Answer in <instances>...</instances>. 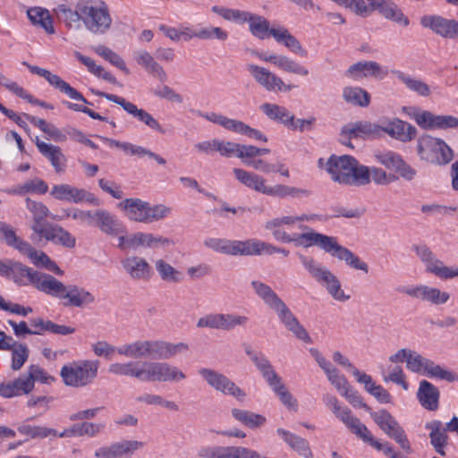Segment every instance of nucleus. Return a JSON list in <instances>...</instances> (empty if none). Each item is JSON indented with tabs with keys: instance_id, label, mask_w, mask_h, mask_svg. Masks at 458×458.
<instances>
[{
	"instance_id": "nucleus-16",
	"label": "nucleus",
	"mask_w": 458,
	"mask_h": 458,
	"mask_svg": "<svg viewBox=\"0 0 458 458\" xmlns=\"http://www.w3.org/2000/svg\"><path fill=\"white\" fill-rule=\"evenodd\" d=\"M246 69L255 80V81L267 91L288 92L291 91L294 87L291 84H285L279 76L265 67L249 64L246 65Z\"/></svg>"
},
{
	"instance_id": "nucleus-55",
	"label": "nucleus",
	"mask_w": 458,
	"mask_h": 458,
	"mask_svg": "<svg viewBox=\"0 0 458 458\" xmlns=\"http://www.w3.org/2000/svg\"><path fill=\"white\" fill-rule=\"evenodd\" d=\"M38 273V271H35L15 261V263L13 264V271L10 277L19 285H28L30 284L33 285Z\"/></svg>"
},
{
	"instance_id": "nucleus-1",
	"label": "nucleus",
	"mask_w": 458,
	"mask_h": 458,
	"mask_svg": "<svg viewBox=\"0 0 458 458\" xmlns=\"http://www.w3.org/2000/svg\"><path fill=\"white\" fill-rule=\"evenodd\" d=\"M264 227L272 233L277 242L284 243L293 242L296 246L306 249L316 246L332 257L344 261L347 266L353 269L363 271L366 274L369 272L368 264L352 250L339 244L336 237L318 233L309 229L306 225L299 226L300 229L305 232L290 235L283 229L284 226L281 225L276 217L267 220Z\"/></svg>"
},
{
	"instance_id": "nucleus-27",
	"label": "nucleus",
	"mask_w": 458,
	"mask_h": 458,
	"mask_svg": "<svg viewBox=\"0 0 458 458\" xmlns=\"http://www.w3.org/2000/svg\"><path fill=\"white\" fill-rule=\"evenodd\" d=\"M323 402L352 434L356 435L364 426L357 417L352 415V411L349 408H342L340 406L335 396L327 394L323 396Z\"/></svg>"
},
{
	"instance_id": "nucleus-49",
	"label": "nucleus",
	"mask_w": 458,
	"mask_h": 458,
	"mask_svg": "<svg viewBox=\"0 0 458 458\" xmlns=\"http://www.w3.org/2000/svg\"><path fill=\"white\" fill-rule=\"evenodd\" d=\"M231 413L235 420L251 429L260 428L267 422L265 416L248 410L233 408L232 409Z\"/></svg>"
},
{
	"instance_id": "nucleus-58",
	"label": "nucleus",
	"mask_w": 458,
	"mask_h": 458,
	"mask_svg": "<svg viewBox=\"0 0 458 458\" xmlns=\"http://www.w3.org/2000/svg\"><path fill=\"white\" fill-rule=\"evenodd\" d=\"M131 242L134 245V250L139 247L153 248L157 244L168 245L172 242L168 238L155 235L149 233H132V240Z\"/></svg>"
},
{
	"instance_id": "nucleus-39",
	"label": "nucleus",
	"mask_w": 458,
	"mask_h": 458,
	"mask_svg": "<svg viewBox=\"0 0 458 458\" xmlns=\"http://www.w3.org/2000/svg\"><path fill=\"white\" fill-rule=\"evenodd\" d=\"M233 173L236 180L245 187L264 195L266 194L267 185L263 176L242 168H233Z\"/></svg>"
},
{
	"instance_id": "nucleus-22",
	"label": "nucleus",
	"mask_w": 458,
	"mask_h": 458,
	"mask_svg": "<svg viewBox=\"0 0 458 458\" xmlns=\"http://www.w3.org/2000/svg\"><path fill=\"white\" fill-rule=\"evenodd\" d=\"M31 229L39 238H44L64 248L72 249L76 245V238L60 225L47 224L31 226Z\"/></svg>"
},
{
	"instance_id": "nucleus-8",
	"label": "nucleus",
	"mask_w": 458,
	"mask_h": 458,
	"mask_svg": "<svg viewBox=\"0 0 458 458\" xmlns=\"http://www.w3.org/2000/svg\"><path fill=\"white\" fill-rule=\"evenodd\" d=\"M83 17V26L95 35H104L108 32L113 24L110 9L103 0H83L81 8Z\"/></svg>"
},
{
	"instance_id": "nucleus-44",
	"label": "nucleus",
	"mask_w": 458,
	"mask_h": 458,
	"mask_svg": "<svg viewBox=\"0 0 458 458\" xmlns=\"http://www.w3.org/2000/svg\"><path fill=\"white\" fill-rule=\"evenodd\" d=\"M276 433L296 453L304 458H312L313 454L310 447L309 442L288 430L282 428L276 429Z\"/></svg>"
},
{
	"instance_id": "nucleus-36",
	"label": "nucleus",
	"mask_w": 458,
	"mask_h": 458,
	"mask_svg": "<svg viewBox=\"0 0 458 458\" xmlns=\"http://www.w3.org/2000/svg\"><path fill=\"white\" fill-rule=\"evenodd\" d=\"M417 398L420 405L428 411H437L439 407L440 392L436 386L427 380L420 382Z\"/></svg>"
},
{
	"instance_id": "nucleus-45",
	"label": "nucleus",
	"mask_w": 458,
	"mask_h": 458,
	"mask_svg": "<svg viewBox=\"0 0 458 458\" xmlns=\"http://www.w3.org/2000/svg\"><path fill=\"white\" fill-rule=\"evenodd\" d=\"M93 216V225L98 226L103 233L117 235L122 232L118 220L106 210L98 209Z\"/></svg>"
},
{
	"instance_id": "nucleus-50",
	"label": "nucleus",
	"mask_w": 458,
	"mask_h": 458,
	"mask_svg": "<svg viewBox=\"0 0 458 458\" xmlns=\"http://www.w3.org/2000/svg\"><path fill=\"white\" fill-rule=\"evenodd\" d=\"M342 96L346 103L352 106L367 107L370 104V94L360 87H344Z\"/></svg>"
},
{
	"instance_id": "nucleus-48",
	"label": "nucleus",
	"mask_w": 458,
	"mask_h": 458,
	"mask_svg": "<svg viewBox=\"0 0 458 458\" xmlns=\"http://www.w3.org/2000/svg\"><path fill=\"white\" fill-rule=\"evenodd\" d=\"M250 285L256 295L272 310L284 301L268 284L261 281L253 280L251 281Z\"/></svg>"
},
{
	"instance_id": "nucleus-20",
	"label": "nucleus",
	"mask_w": 458,
	"mask_h": 458,
	"mask_svg": "<svg viewBox=\"0 0 458 458\" xmlns=\"http://www.w3.org/2000/svg\"><path fill=\"white\" fill-rule=\"evenodd\" d=\"M23 64L28 67L30 72L37 74L40 77H43L47 81V82L51 86H53L56 89H59L62 93L67 95L70 98L81 101L88 105H92V103L89 102L81 92H79L77 89L72 88L69 83L64 81L60 76L53 74L48 70L36 65H30L27 63H23Z\"/></svg>"
},
{
	"instance_id": "nucleus-35",
	"label": "nucleus",
	"mask_w": 458,
	"mask_h": 458,
	"mask_svg": "<svg viewBox=\"0 0 458 458\" xmlns=\"http://www.w3.org/2000/svg\"><path fill=\"white\" fill-rule=\"evenodd\" d=\"M134 60L148 74L164 82L167 80V74L163 66L156 61L154 56L146 50H138L133 54Z\"/></svg>"
},
{
	"instance_id": "nucleus-28",
	"label": "nucleus",
	"mask_w": 458,
	"mask_h": 458,
	"mask_svg": "<svg viewBox=\"0 0 458 458\" xmlns=\"http://www.w3.org/2000/svg\"><path fill=\"white\" fill-rule=\"evenodd\" d=\"M125 273L137 281H148L152 276V268L149 263L141 257L130 256L121 261Z\"/></svg>"
},
{
	"instance_id": "nucleus-64",
	"label": "nucleus",
	"mask_w": 458,
	"mask_h": 458,
	"mask_svg": "<svg viewBox=\"0 0 458 458\" xmlns=\"http://www.w3.org/2000/svg\"><path fill=\"white\" fill-rule=\"evenodd\" d=\"M410 115L421 129L428 131L437 130L438 114L427 110L414 109Z\"/></svg>"
},
{
	"instance_id": "nucleus-31",
	"label": "nucleus",
	"mask_w": 458,
	"mask_h": 458,
	"mask_svg": "<svg viewBox=\"0 0 458 458\" xmlns=\"http://www.w3.org/2000/svg\"><path fill=\"white\" fill-rule=\"evenodd\" d=\"M62 300L64 301V306L83 308L93 304L96 299L93 293L84 287L76 284H69L66 285V290Z\"/></svg>"
},
{
	"instance_id": "nucleus-23",
	"label": "nucleus",
	"mask_w": 458,
	"mask_h": 458,
	"mask_svg": "<svg viewBox=\"0 0 458 458\" xmlns=\"http://www.w3.org/2000/svg\"><path fill=\"white\" fill-rule=\"evenodd\" d=\"M254 55L259 60L266 63H269L283 72L303 77L309 75L310 73L308 68H306L304 65L301 64L300 63L287 55L268 54L257 51L254 52Z\"/></svg>"
},
{
	"instance_id": "nucleus-43",
	"label": "nucleus",
	"mask_w": 458,
	"mask_h": 458,
	"mask_svg": "<svg viewBox=\"0 0 458 458\" xmlns=\"http://www.w3.org/2000/svg\"><path fill=\"white\" fill-rule=\"evenodd\" d=\"M429 432L430 444L437 454L442 456L445 455V447L448 443V436L444 429V425L440 420H432L425 426Z\"/></svg>"
},
{
	"instance_id": "nucleus-33",
	"label": "nucleus",
	"mask_w": 458,
	"mask_h": 458,
	"mask_svg": "<svg viewBox=\"0 0 458 458\" xmlns=\"http://www.w3.org/2000/svg\"><path fill=\"white\" fill-rule=\"evenodd\" d=\"M341 136L349 138H377L381 136V126L370 122H356L343 127Z\"/></svg>"
},
{
	"instance_id": "nucleus-12",
	"label": "nucleus",
	"mask_w": 458,
	"mask_h": 458,
	"mask_svg": "<svg viewBox=\"0 0 458 458\" xmlns=\"http://www.w3.org/2000/svg\"><path fill=\"white\" fill-rule=\"evenodd\" d=\"M370 416L380 429L394 439L406 454L411 453V446L404 429L390 412L386 410H380L370 412Z\"/></svg>"
},
{
	"instance_id": "nucleus-24",
	"label": "nucleus",
	"mask_w": 458,
	"mask_h": 458,
	"mask_svg": "<svg viewBox=\"0 0 458 458\" xmlns=\"http://www.w3.org/2000/svg\"><path fill=\"white\" fill-rule=\"evenodd\" d=\"M83 0L78 1L74 9L66 4H60L53 9V13L58 21L64 24L67 30L78 31L83 26V17L81 10Z\"/></svg>"
},
{
	"instance_id": "nucleus-47",
	"label": "nucleus",
	"mask_w": 458,
	"mask_h": 458,
	"mask_svg": "<svg viewBox=\"0 0 458 458\" xmlns=\"http://www.w3.org/2000/svg\"><path fill=\"white\" fill-rule=\"evenodd\" d=\"M391 73L405 87L420 97H428L431 94L429 86L420 79H416L400 70H392Z\"/></svg>"
},
{
	"instance_id": "nucleus-37",
	"label": "nucleus",
	"mask_w": 458,
	"mask_h": 458,
	"mask_svg": "<svg viewBox=\"0 0 458 458\" xmlns=\"http://www.w3.org/2000/svg\"><path fill=\"white\" fill-rule=\"evenodd\" d=\"M32 390L31 381L27 378L25 373L13 381L0 384V395L4 398L28 394Z\"/></svg>"
},
{
	"instance_id": "nucleus-5",
	"label": "nucleus",
	"mask_w": 458,
	"mask_h": 458,
	"mask_svg": "<svg viewBox=\"0 0 458 458\" xmlns=\"http://www.w3.org/2000/svg\"><path fill=\"white\" fill-rule=\"evenodd\" d=\"M248 23L250 33L259 39H265L271 36L277 43L284 45L292 53L301 57H307L308 51L285 27L270 28L269 21L265 17L257 14H252Z\"/></svg>"
},
{
	"instance_id": "nucleus-30",
	"label": "nucleus",
	"mask_w": 458,
	"mask_h": 458,
	"mask_svg": "<svg viewBox=\"0 0 458 458\" xmlns=\"http://www.w3.org/2000/svg\"><path fill=\"white\" fill-rule=\"evenodd\" d=\"M385 132L391 138L402 142H409L417 135V129L411 123L394 118L381 126V133Z\"/></svg>"
},
{
	"instance_id": "nucleus-6",
	"label": "nucleus",
	"mask_w": 458,
	"mask_h": 458,
	"mask_svg": "<svg viewBox=\"0 0 458 458\" xmlns=\"http://www.w3.org/2000/svg\"><path fill=\"white\" fill-rule=\"evenodd\" d=\"M118 208L125 216L135 222L151 224L168 216L171 208L162 204L151 206L148 202L138 198H129L121 201Z\"/></svg>"
},
{
	"instance_id": "nucleus-19",
	"label": "nucleus",
	"mask_w": 458,
	"mask_h": 458,
	"mask_svg": "<svg viewBox=\"0 0 458 458\" xmlns=\"http://www.w3.org/2000/svg\"><path fill=\"white\" fill-rule=\"evenodd\" d=\"M420 24L442 38L458 39V21L455 19H446L437 14L424 15Z\"/></svg>"
},
{
	"instance_id": "nucleus-18",
	"label": "nucleus",
	"mask_w": 458,
	"mask_h": 458,
	"mask_svg": "<svg viewBox=\"0 0 458 458\" xmlns=\"http://www.w3.org/2000/svg\"><path fill=\"white\" fill-rule=\"evenodd\" d=\"M399 292L437 306L445 304L450 299L449 293L427 284L404 286Z\"/></svg>"
},
{
	"instance_id": "nucleus-62",
	"label": "nucleus",
	"mask_w": 458,
	"mask_h": 458,
	"mask_svg": "<svg viewBox=\"0 0 458 458\" xmlns=\"http://www.w3.org/2000/svg\"><path fill=\"white\" fill-rule=\"evenodd\" d=\"M75 56L81 64H83L88 68V70L91 73H93L97 77L102 78L103 80L113 84H115L117 82L115 77L113 74L106 71L102 66L96 64L95 61L92 58L85 56L79 52L75 53Z\"/></svg>"
},
{
	"instance_id": "nucleus-38",
	"label": "nucleus",
	"mask_w": 458,
	"mask_h": 458,
	"mask_svg": "<svg viewBox=\"0 0 458 458\" xmlns=\"http://www.w3.org/2000/svg\"><path fill=\"white\" fill-rule=\"evenodd\" d=\"M38 151L47 157L54 166L56 173H63L65 169L66 158L58 146H54L36 139Z\"/></svg>"
},
{
	"instance_id": "nucleus-17",
	"label": "nucleus",
	"mask_w": 458,
	"mask_h": 458,
	"mask_svg": "<svg viewBox=\"0 0 458 458\" xmlns=\"http://www.w3.org/2000/svg\"><path fill=\"white\" fill-rule=\"evenodd\" d=\"M50 194L54 199L61 201L76 204L85 202L93 206L99 205V199L93 193L68 183L54 185Z\"/></svg>"
},
{
	"instance_id": "nucleus-54",
	"label": "nucleus",
	"mask_w": 458,
	"mask_h": 458,
	"mask_svg": "<svg viewBox=\"0 0 458 458\" xmlns=\"http://www.w3.org/2000/svg\"><path fill=\"white\" fill-rule=\"evenodd\" d=\"M260 110L270 120L282 123L287 127L288 123L292 121L291 112L284 106L276 104L264 103L260 106Z\"/></svg>"
},
{
	"instance_id": "nucleus-2",
	"label": "nucleus",
	"mask_w": 458,
	"mask_h": 458,
	"mask_svg": "<svg viewBox=\"0 0 458 458\" xmlns=\"http://www.w3.org/2000/svg\"><path fill=\"white\" fill-rule=\"evenodd\" d=\"M189 346L184 343L173 344L162 340H137L114 347L106 341H98L92 344V351L98 357L110 358L114 352L131 358H148L170 360L175 355L186 352Z\"/></svg>"
},
{
	"instance_id": "nucleus-42",
	"label": "nucleus",
	"mask_w": 458,
	"mask_h": 458,
	"mask_svg": "<svg viewBox=\"0 0 458 458\" xmlns=\"http://www.w3.org/2000/svg\"><path fill=\"white\" fill-rule=\"evenodd\" d=\"M245 352L250 357V360L254 363L256 368L259 370L262 377L268 384L279 376L273 369L270 361L261 352H256L250 346L245 347Z\"/></svg>"
},
{
	"instance_id": "nucleus-14",
	"label": "nucleus",
	"mask_w": 458,
	"mask_h": 458,
	"mask_svg": "<svg viewBox=\"0 0 458 458\" xmlns=\"http://www.w3.org/2000/svg\"><path fill=\"white\" fill-rule=\"evenodd\" d=\"M198 114L200 117L206 119L207 121H209L216 124H219L225 130H228L234 133L244 135L250 139H253L262 142L267 141V138L265 134H263L260 131L249 126L242 121L228 118L223 114L215 112L202 113L199 111Z\"/></svg>"
},
{
	"instance_id": "nucleus-25",
	"label": "nucleus",
	"mask_w": 458,
	"mask_h": 458,
	"mask_svg": "<svg viewBox=\"0 0 458 458\" xmlns=\"http://www.w3.org/2000/svg\"><path fill=\"white\" fill-rule=\"evenodd\" d=\"M143 446L144 443L141 441L123 440L98 448L94 455L96 458H122L131 455Z\"/></svg>"
},
{
	"instance_id": "nucleus-59",
	"label": "nucleus",
	"mask_w": 458,
	"mask_h": 458,
	"mask_svg": "<svg viewBox=\"0 0 458 458\" xmlns=\"http://www.w3.org/2000/svg\"><path fill=\"white\" fill-rule=\"evenodd\" d=\"M26 208L33 216L34 223L31 226L44 225L42 221L47 217H51L54 220H60L59 216H53L47 207L42 202L34 201L30 198H27Z\"/></svg>"
},
{
	"instance_id": "nucleus-13",
	"label": "nucleus",
	"mask_w": 458,
	"mask_h": 458,
	"mask_svg": "<svg viewBox=\"0 0 458 458\" xmlns=\"http://www.w3.org/2000/svg\"><path fill=\"white\" fill-rule=\"evenodd\" d=\"M412 250L415 251L420 261L425 265L428 273L433 274L442 280L458 277V267L445 266L427 245H413Z\"/></svg>"
},
{
	"instance_id": "nucleus-10",
	"label": "nucleus",
	"mask_w": 458,
	"mask_h": 458,
	"mask_svg": "<svg viewBox=\"0 0 458 458\" xmlns=\"http://www.w3.org/2000/svg\"><path fill=\"white\" fill-rule=\"evenodd\" d=\"M417 153L421 160L438 165L449 164L454 156L444 140L428 134L418 138Z\"/></svg>"
},
{
	"instance_id": "nucleus-57",
	"label": "nucleus",
	"mask_w": 458,
	"mask_h": 458,
	"mask_svg": "<svg viewBox=\"0 0 458 458\" xmlns=\"http://www.w3.org/2000/svg\"><path fill=\"white\" fill-rule=\"evenodd\" d=\"M211 11L221 16L223 19L235 23L248 22L253 14L247 11L227 8L220 5L212 6Z\"/></svg>"
},
{
	"instance_id": "nucleus-61",
	"label": "nucleus",
	"mask_w": 458,
	"mask_h": 458,
	"mask_svg": "<svg viewBox=\"0 0 458 458\" xmlns=\"http://www.w3.org/2000/svg\"><path fill=\"white\" fill-rule=\"evenodd\" d=\"M244 164L256 170H259L263 173H278L284 177H289L290 173L288 167L282 162H276V164H269L263 159L256 160H245Z\"/></svg>"
},
{
	"instance_id": "nucleus-56",
	"label": "nucleus",
	"mask_w": 458,
	"mask_h": 458,
	"mask_svg": "<svg viewBox=\"0 0 458 458\" xmlns=\"http://www.w3.org/2000/svg\"><path fill=\"white\" fill-rule=\"evenodd\" d=\"M276 395L279 398L280 402L289 410L297 411L298 402L293 394L287 390L286 386L282 381L280 376L267 384Z\"/></svg>"
},
{
	"instance_id": "nucleus-29",
	"label": "nucleus",
	"mask_w": 458,
	"mask_h": 458,
	"mask_svg": "<svg viewBox=\"0 0 458 458\" xmlns=\"http://www.w3.org/2000/svg\"><path fill=\"white\" fill-rule=\"evenodd\" d=\"M274 310L277 314L283 325L289 331H291L298 339L302 340L306 343L310 342V337L308 332L300 324L297 318L293 315V313L290 310V309L286 306V304L284 301H282L277 307H276Z\"/></svg>"
},
{
	"instance_id": "nucleus-63",
	"label": "nucleus",
	"mask_w": 458,
	"mask_h": 458,
	"mask_svg": "<svg viewBox=\"0 0 458 458\" xmlns=\"http://www.w3.org/2000/svg\"><path fill=\"white\" fill-rule=\"evenodd\" d=\"M424 376L447 382L458 381V375L455 372L445 369L439 364L435 363L432 360H429Z\"/></svg>"
},
{
	"instance_id": "nucleus-32",
	"label": "nucleus",
	"mask_w": 458,
	"mask_h": 458,
	"mask_svg": "<svg viewBox=\"0 0 458 458\" xmlns=\"http://www.w3.org/2000/svg\"><path fill=\"white\" fill-rule=\"evenodd\" d=\"M203 243L207 248L222 254L243 256L244 241L209 237Z\"/></svg>"
},
{
	"instance_id": "nucleus-53",
	"label": "nucleus",
	"mask_w": 458,
	"mask_h": 458,
	"mask_svg": "<svg viewBox=\"0 0 458 458\" xmlns=\"http://www.w3.org/2000/svg\"><path fill=\"white\" fill-rule=\"evenodd\" d=\"M267 196L277 197L280 199L293 197H308L310 195V191L306 189L296 188L293 186H288L284 184L267 185L266 194Z\"/></svg>"
},
{
	"instance_id": "nucleus-46",
	"label": "nucleus",
	"mask_w": 458,
	"mask_h": 458,
	"mask_svg": "<svg viewBox=\"0 0 458 458\" xmlns=\"http://www.w3.org/2000/svg\"><path fill=\"white\" fill-rule=\"evenodd\" d=\"M355 436L361 439L364 443H367L373 448L377 449V451L383 452V454L386 456H388L390 458H404L403 455L395 452L392 445L387 442L381 443L377 439H376L365 424Z\"/></svg>"
},
{
	"instance_id": "nucleus-60",
	"label": "nucleus",
	"mask_w": 458,
	"mask_h": 458,
	"mask_svg": "<svg viewBox=\"0 0 458 458\" xmlns=\"http://www.w3.org/2000/svg\"><path fill=\"white\" fill-rule=\"evenodd\" d=\"M261 254H275V245L259 239L244 241L243 256H259Z\"/></svg>"
},
{
	"instance_id": "nucleus-11",
	"label": "nucleus",
	"mask_w": 458,
	"mask_h": 458,
	"mask_svg": "<svg viewBox=\"0 0 458 458\" xmlns=\"http://www.w3.org/2000/svg\"><path fill=\"white\" fill-rule=\"evenodd\" d=\"M202 379L215 391L230 395L239 402H244L246 393L225 374L209 368H200L198 370Z\"/></svg>"
},
{
	"instance_id": "nucleus-3",
	"label": "nucleus",
	"mask_w": 458,
	"mask_h": 458,
	"mask_svg": "<svg viewBox=\"0 0 458 458\" xmlns=\"http://www.w3.org/2000/svg\"><path fill=\"white\" fill-rule=\"evenodd\" d=\"M108 372L135 378L140 382H179L186 378L178 367L165 361H127L109 365Z\"/></svg>"
},
{
	"instance_id": "nucleus-34",
	"label": "nucleus",
	"mask_w": 458,
	"mask_h": 458,
	"mask_svg": "<svg viewBox=\"0 0 458 458\" xmlns=\"http://www.w3.org/2000/svg\"><path fill=\"white\" fill-rule=\"evenodd\" d=\"M33 286L38 291L60 300L63 299L66 290V285L61 281L51 275L41 272L38 273Z\"/></svg>"
},
{
	"instance_id": "nucleus-40",
	"label": "nucleus",
	"mask_w": 458,
	"mask_h": 458,
	"mask_svg": "<svg viewBox=\"0 0 458 458\" xmlns=\"http://www.w3.org/2000/svg\"><path fill=\"white\" fill-rule=\"evenodd\" d=\"M354 377L359 383L364 385L366 391L373 395L379 403H388L391 402L390 394L382 386L377 385L371 376L359 369H355Z\"/></svg>"
},
{
	"instance_id": "nucleus-9",
	"label": "nucleus",
	"mask_w": 458,
	"mask_h": 458,
	"mask_svg": "<svg viewBox=\"0 0 458 458\" xmlns=\"http://www.w3.org/2000/svg\"><path fill=\"white\" fill-rule=\"evenodd\" d=\"M98 360H81L62 367L60 376L67 386L84 387L90 385L98 376Z\"/></svg>"
},
{
	"instance_id": "nucleus-7",
	"label": "nucleus",
	"mask_w": 458,
	"mask_h": 458,
	"mask_svg": "<svg viewBox=\"0 0 458 458\" xmlns=\"http://www.w3.org/2000/svg\"><path fill=\"white\" fill-rule=\"evenodd\" d=\"M299 260L309 275L319 284L324 286L328 293L336 301H346L350 299L342 289L338 278L321 263L310 256L298 255Z\"/></svg>"
},
{
	"instance_id": "nucleus-41",
	"label": "nucleus",
	"mask_w": 458,
	"mask_h": 458,
	"mask_svg": "<svg viewBox=\"0 0 458 458\" xmlns=\"http://www.w3.org/2000/svg\"><path fill=\"white\" fill-rule=\"evenodd\" d=\"M30 21L46 31L49 35L55 33L53 17L49 11L40 6L30 7L27 10Z\"/></svg>"
},
{
	"instance_id": "nucleus-26",
	"label": "nucleus",
	"mask_w": 458,
	"mask_h": 458,
	"mask_svg": "<svg viewBox=\"0 0 458 458\" xmlns=\"http://www.w3.org/2000/svg\"><path fill=\"white\" fill-rule=\"evenodd\" d=\"M21 254L28 256L30 261L39 267H44L57 276H63L64 271L44 251L35 250L30 243L21 239L14 248Z\"/></svg>"
},
{
	"instance_id": "nucleus-15",
	"label": "nucleus",
	"mask_w": 458,
	"mask_h": 458,
	"mask_svg": "<svg viewBox=\"0 0 458 458\" xmlns=\"http://www.w3.org/2000/svg\"><path fill=\"white\" fill-rule=\"evenodd\" d=\"M92 92L96 96L103 97L106 98L109 101H112L114 103L118 104L121 106L124 111H126L128 114H131L134 118H136L138 121L143 123L146 124L149 129L159 132L161 134H165V131L162 127V125L158 123L157 120H156L152 114L148 113L146 110L138 108V106L131 103L127 101L122 97H119L117 95L105 93L98 90H92Z\"/></svg>"
},
{
	"instance_id": "nucleus-4",
	"label": "nucleus",
	"mask_w": 458,
	"mask_h": 458,
	"mask_svg": "<svg viewBox=\"0 0 458 458\" xmlns=\"http://www.w3.org/2000/svg\"><path fill=\"white\" fill-rule=\"evenodd\" d=\"M318 166L327 171L339 184L359 187L369 183V168L349 155H332L327 161L319 158Z\"/></svg>"
},
{
	"instance_id": "nucleus-52",
	"label": "nucleus",
	"mask_w": 458,
	"mask_h": 458,
	"mask_svg": "<svg viewBox=\"0 0 458 458\" xmlns=\"http://www.w3.org/2000/svg\"><path fill=\"white\" fill-rule=\"evenodd\" d=\"M382 16L396 23L407 27L410 24L409 19L403 14L402 10L391 0H382L377 9Z\"/></svg>"
},
{
	"instance_id": "nucleus-51",
	"label": "nucleus",
	"mask_w": 458,
	"mask_h": 458,
	"mask_svg": "<svg viewBox=\"0 0 458 458\" xmlns=\"http://www.w3.org/2000/svg\"><path fill=\"white\" fill-rule=\"evenodd\" d=\"M239 446L205 445L198 450L199 458H239Z\"/></svg>"
},
{
	"instance_id": "nucleus-21",
	"label": "nucleus",
	"mask_w": 458,
	"mask_h": 458,
	"mask_svg": "<svg viewBox=\"0 0 458 458\" xmlns=\"http://www.w3.org/2000/svg\"><path fill=\"white\" fill-rule=\"evenodd\" d=\"M344 75L355 81L366 78L383 80L388 75V70L375 61H360L350 65Z\"/></svg>"
}]
</instances>
